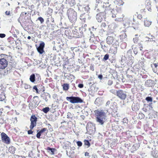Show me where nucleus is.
<instances>
[{
	"label": "nucleus",
	"mask_w": 158,
	"mask_h": 158,
	"mask_svg": "<svg viewBox=\"0 0 158 158\" xmlns=\"http://www.w3.org/2000/svg\"><path fill=\"white\" fill-rule=\"evenodd\" d=\"M73 32L75 37L77 38H79L83 35V33H81L79 30H78L76 29H74L73 30Z\"/></svg>",
	"instance_id": "a211bd4d"
},
{
	"label": "nucleus",
	"mask_w": 158,
	"mask_h": 158,
	"mask_svg": "<svg viewBox=\"0 0 158 158\" xmlns=\"http://www.w3.org/2000/svg\"><path fill=\"white\" fill-rule=\"evenodd\" d=\"M115 4L118 5L119 6L123 5L124 2L122 0H115L114 1Z\"/></svg>",
	"instance_id": "cd10ccee"
},
{
	"label": "nucleus",
	"mask_w": 158,
	"mask_h": 158,
	"mask_svg": "<svg viewBox=\"0 0 158 158\" xmlns=\"http://www.w3.org/2000/svg\"><path fill=\"white\" fill-rule=\"evenodd\" d=\"M151 155L154 158H157L158 157V151L156 148H152L150 152Z\"/></svg>",
	"instance_id": "6ab92c4d"
},
{
	"label": "nucleus",
	"mask_w": 158,
	"mask_h": 158,
	"mask_svg": "<svg viewBox=\"0 0 158 158\" xmlns=\"http://www.w3.org/2000/svg\"><path fill=\"white\" fill-rule=\"evenodd\" d=\"M90 17L88 13H84L80 15V19L85 21L86 20H89Z\"/></svg>",
	"instance_id": "4468645a"
},
{
	"label": "nucleus",
	"mask_w": 158,
	"mask_h": 158,
	"mask_svg": "<svg viewBox=\"0 0 158 158\" xmlns=\"http://www.w3.org/2000/svg\"><path fill=\"white\" fill-rule=\"evenodd\" d=\"M38 105L37 101L36 100H33L29 103V107L30 109H31L33 108L36 107Z\"/></svg>",
	"instance_id": "dca6fc26"
},
{
	"label": "nucleus",
	"mask_w": 158,
	"mask_h": 158,
	"mask_svg": "<svg viewBox=\"0 0 158 158\" xmlns=\"http://www.w3.org/2000/svg\"><path fill=\"white\" fill-rule=\"evenodd\" d=\"M92 31H90V33L91 34V36L92 37H94V31H96V28H94V27L93 26L92 27Z\"/></svg>",
	"instance_id": "4c0bfd02"
},
{
	"label": "nucleus",
	"mask_w": 158,
	"mask_h": 158,
	"mask_svg": "<svg viewBox=\"0 0 158 158\" xmlns=\"http://www.w3.org/2000/svg\"><path fill=\"white\" fill-rule=\"evenodd\" d=\"M110 101H109V100L108 101L106 102V107L109 106L110 104Z\"/></svg>",
	"instance_id": "6e6d98bb"
},
{
	"label": "nucleus",
	"mask_w": 158,
	"mask_h": 158,
	"mask_svg": "<svg viewBox=\"0 0 158 158\" xmlns=\"http://www.w3.org/2000/svg\"><path fill=\"white\" fill-rule=\"evenodd\" d=\"M145 100L148 102H152V98L150 97H147L146 98Z\"/></svg>",
	"instance_id": "a19ab883"
},
{
	"label": "nucleus",
	"mask_w": 158,
	"mask_h": 158,
	"mask_svg": "<svg viewBox=\"0 0 158 158\" xmlns=\"http://www.w3.org/2000/svg\"><path fill=\"white\" fill-rule=\"evenodd\" d=\"M78 87L80 88H82L84 87L83 84H79L78 85Z\"/></svg>",
	"instance_id": "69168bd1"
},
{
	"label": "nucleus",
	"mask_w": 158,
	"mask_h": 158,
	"mask_svg": "<svg viewBox=\"0 0 158 158\" xmlns=\"http://www.w3.org/2000/svg\"><path fill=\"white\" fill-rule=\"evenodd\" d=\"M45 46L44 43L43 41H41L40 44L39 46V47L44 48Z\"/></svg>",
	"instance_id": "a18cd8bd"
},
{
	"label": "nucleus",
	"mask_w": 158,
	"mask_h": 158,
	"mask_svg": "<svg viewBox=\"0 0 158 158\" xmlns=\"http://www.w3.org/2000/svg\"><path fill=\"white\" fill-rule=\"evenodd\" d=\"M30 121L31 123L30 128L31 129H32L36 125L37 118L35 117V115H33L31 116Z\"/></svg>",
	"instance_id": "9d476101"
},
{
	"label": "nucleus",
	"mask_w": 158,
	"mask_h": 158,
	"mask_svg": "<svg viewBox=\"0 0 158 158\" xmlns=\"http://www.w3.org/2000/svg\"><path fill=\"white\" fill-rule=\"evenodd\" d=\"M101 45L102 48L104 51H106L107 50V48L108 47L105 45L104 44L103 45L101 44Z\"/></svg>",
	"instance_id": "79ce46f5"
},
{
	"label": "nucleus",
	"mask_w": 158,
	"mask_h": 158,
	"mask_svg": "<svg viewBox=\"0 0 158 158\" xmlns=\"http://www.w3.org/2000/svg\"><path fill=\"white\" fill-rule=\"evenodd\" d=\"M66 99L72 103H81L83 102V100L78 97H66Z\"/></svg>",
	"instance_id": "39448f33"
},
{
	"label": "nucleus",
	"mask_w": 158,
	"mask_h": 158,
	"mask_svg": "<svg viewBox=\"0 0 158 158\" xmlns=\"http://www.w3.org/2000/svg\"><path fill=\"white\" fill-rule=\"evenodd\" d=\"M106 4L105 2H102L100 1L97 4L96 6H95V10L97 12L102 11L104 10V7L105 9V12H106L107 15L111 16L112 18H114L116 17L115 14H114V10L113 9H111L110 7L106 5Z\"/></svg>",
	"instance_id": "f257e3e1"
},
{
	"label": "nucleus",
	"mask_w": 158,
	"mask_h": 158,
	"mask_svg": "<svg viewBox=\"0 0 158 158\" xmlns=\"http://www.w3.org/2000/svg\"><path fill=\"white\" fill-rule=\"evenodd\" d=\"M10 70V69H9V70H7L6 71V70H4V71H2L1 73V74L3 75H6L8 73V71Z\"/></svg>",
	"instance_id": "ea45409f"
},
{
	"label": "nucleus",
	"mask_w": 158,
	"mask_h": 158,
	"mask_svg": "<svg viewBox=\"0 0 158 158\" xmlns=\"http://www.w3.org/2000/svg\"><path fill=\"white\" fill-rule=\"evenodd\" d=\"M132 108L133 111H136L138 110L139 109L138 108L137 105L135 104H133L132 105Z\"/></svg>",
	"instance_id": "7c9ffc66"
},
{
	"label": "nucleus",
	"mask_w": 158,
	"mask_h": 158,
	"mask_svg": "<svg viewBox=\"0 0 158 158\" xmlns=\"http://www.w3.org/2000/svg\"><path fill=\"white\" fill-rule=\"evenodd\" d=\"M30 16L28 12H22L20 15V19H22V21L26 22L27 20L29 19Z\"/></svg>",
	"instance_id": "9b49d317"
},
{
	"label": "nucleus",
	"mask_w": 158,
	"mask_h": 158,
	"mask_svg": "<svg viewBox=\"0 0 158 158\" xmlns=\"http://www.w3.org/2000/svg\"><path fill=\"white\" fill-rule=\"evenodd\" d=\"M152 103H150L149 104H147V105H145L144 104V105H145V106H146V105H147L148 106H149V107H150V109H152Z\"/></svg>",
	"instance_id": "680f3d73"
},
{
	"label": "nucleus",
	"mask_w": 158,
	"mask_h": 158,
	"mask_svg": "<svg viewBox=\"0 0 158 158\" xmlns=\"http://www.w3.org/2000/svg\"><path fill=\"white\" fill-rule=\"evenodd\" d=\"M116 95L121 99L125 100L127 97L126 92L122 90L117 91Z\"/></svg>",
	"instance_id": "6e6552de"
},
{
	"label": "nucleus",
	"mask_w": 158,
	"mask_h": 158,
	"mask_svg": "<svg viewBox=\"0 0 158 158\" xmlns=\"http://www.w3.org/2000/svg\"><path fill=\"white\" fill-rule=\"evenodd\" d=\"M50 1L51 0H42L41 2L43 5L47 6L48 5Z\"/></svg>",
	"instance_id": "c85d7f7f"
},
{
	"label": "nucleus",
	"mask_w": 158,
	"mask_h": 158,
	"mask_svg": "<svg viewBox=\"0 0 158 158\" xmlns=\"http://www.w3.org/2000/svg\"><path fill=\"white\" fill-rule=\"evenodd\" d=\"M47 150L50 151L51 152V154L52 155L54 154V152L56 150L55 148H51L49 147H48L47 148Z\"/></svg>",
	"instance_id": "473e14b6"
},
{
	"label": "nucleus",
	"mask_w": 158,
	"mask_h": 158,
	"mask_svg": "<svg viewBox=\"0 0 158 158\" xmlns=\"http://www.w3.org/2000/svg\"><path fill=\"white\" fill-rule=\"evenodd\" d=\"M84 144L85 146H87V148L89 147L90 145L89 141L87 140H84Z\"/></svg>",
	"instance_id": "c9c22d12"
},
{
	"label": "nucleus",
	"mask_w": 158,
	"mask_h": 158,
	"mask_svg": "<svg viewBox=\"0 0 158 158\" xmlns=\"http://www.w3.org/2000/svg\"><path fill=\"white\" fill-rule=\"evenodd\" d=\"M155 84V82L154 81L151 79L147 80L145 82V85L146 87H152Z\"/></svg>",
	"instance_id": "2eb2a0df"
},
{
	"label": "nucleus",
	"mask_w": 158,
	"mask_h": 158,
	"mask_svg": "<svg viewBox=\"0 0 158 158\" xmlns=\"http://www.w3.org/2000/svg\"><path fill=\"white\" fill-rule=\"evenodd\" d=\"M128 122V120L126 118H124L123 119V123H127Z\"/></svg>",
	"instance_id": "5fc2aeb1"
},
{
	"label": "nucleus",
	"mask_w": 158,
	"mask_h": 158,
	"mask_svg": "<svg viewBox=\"0 0 158 158\" xmlns=\"http://www.w3.org/2000/svg\"><path fill=\"white\" fill-rule=\"evenodd\" d=\"M154 38L156 40H158V31H156L155 34V36Z\"/></svg>",
	"instance_id": "3c124183"
},
{
	"label": "nucleus",
	"mask_w": 158,
	"mask_h": 158,
	"mask_svg": "<svg viewBox=\"0 0 158 158\" xmlns=\"http://www.w3.org/2000/svg\"><path fill=\"white\" fill-rule=\"evenodd\" d=\"M64 90H67L69 88V85L67 83H64L62 85Z\"/></svg>",
	"instance_id": "c756f323"
},
{
	"label": "nucleus",
	"mask_w": 158,
	"mask_h": 158,
	"mask_svg": "<svg viewBox=\"0 0 158 158\" xmlns=\"http://www.w3.org/2000/svg\"><path fill=\"white\" fill-rule=\"evenodd\" d=\"M32 129H31L27 131V133L29 135L33 133V131H32Z\"/></svg>",
	"instance_id": "0e129e2a"
},
{
	"label": "nucleus",
	"mask_w": 158,
	"mask_h": 158,
	"mask_svg": "<svg viewBox=\"0 0 158 158\" xmlns=\"http://www.w3.org/2000/svg\"><path fill=\"white\" fill-rule=\"evenodd\" d=\"M133 51L135 54H137L138 53L137 48H135L133 49Z\"/></svg>",
	"instance_id": "4d7b16f0"
},
{
	"label": "nucleus",
	"mask_w": 158,
	"mask_h": 158,
	"mask_svg": "<svg viewBox=\"0 0 158 158\" xmlns=\"http://www.w3.org/2000/svg\"><path fill=\"white\" fill-rule=\"evenodd\" d=\"M151 67L154 73H158V63L152 64Z\"/></svg>",
	"instance_id": "412c9836"
},
{
	"label": "nucleus",
	"mask_w": 158,
	"mask_h": 158,
	"mask_svg": "<svg viewBox=\"0 0 158 158\" xmlns=\"http://www.w3.org/2000/svg\"><path fill=\"white\" fill-rule=\"evenodd\" d=\"M137 17L139 19H141L142 18V16L141 15H138L137 16Z\"/></svg>",
	"instance_id": "774afa93"
},
{
	"label": "nucleus",
	"mask_w": 158,
	"mask_h": 158,
	"mask_svg": "<svg viewBox=\"0 0 158 158\" xmlns=\"http://www.w3.org/2000/svg\"><path fill=\"white\" fill-rule=\"evenodd\" d=\"M106 26V24L105 23H102L101 25V27H105Z\"/></svg>",
	"instance_id": "e2e57ef3"
},
{
	"label": "nucleus",
	"mask_w": 158,
	"mask_h": 158,
	"mask_svg": "<svg viewBox=\"0 0 158 158\" xmlns=\"http://www.w3.org/2000/svg\"><path fill=\"white\" fill-rule=\"evenodd\" d=\"M118 40L115 35L111 34V35L108 36L107 37L106 41V43L109 45H115L117 46L119 45Z\"/></svg>",
	"instance_id": "7ed1b4c3"
},
{
	"label": "nucleus",
	"mask_w": 158,
	"mask_h": 158,
	"mask_svg": "<svg viewBox=\"0 0 158 158\" xmlns=\"http://www.w3.org/2000/svg\"><path fill=\"white\" fill-rule=\"evenodd\" d=\"M29 80L31 82L33 83L34 84L35 83V74L33 73L30 75Z\"/></svg>",
	"instance_id": "393cba45"
},
{
	"label": "nucleus",
	"mask_w": 158,
	"mask_h": 158,
	"mask_svg": "<svg viewBox=\"0 0 158 158\" xmlns=\"http://www.w3.org/2000/svg\"><path fill=\"white\" fill-rule=\"evenodd\" d=\"M44 48H40L39 47H38V48H37V49L38 52L40 54H42L44 52Z\"/></svg>",
	"instance_id": "2f4dec72"
},
{
	"label": "nucleus",
	"mask_w": 158,
	"mask_h": 158,
	"mask_svg": "<svg viewBox=\"0 0 158 158\" xmlns=\"http://www.w3.org/2000/svg\"><path fill=\"white\" fill-rule=\"evenodd\" d=\"M16 150V148L15 147L11 146L9 148L8 150L10 153L14 154L15 153V151Z\"/></svg>",
	"instance_id": "bb28decb"
},
{
	"label": "nucleus",
	"mask_w": 158,
	"mask_h": 158,
	"mask_svg": "<svg viewBox=\"0 0 158 158\" xmlns=\"http://www.w3.org/2000/svg\"><path fill=\"white\" fill-rule=\"evenodd\" d=\"M5 14H6V15H7L11 16V14H12V13H10V11H6L5 12Z\"/></svg>",
	"instance_id": "864d4df0"
},
{
	"label": "nucleus",
	"mask_w": 158,
	"mask_h": 158,
	"mask_svg": "<svg viewBox=\"0 0 158 158\" xmlns=\"http://www.w3.org/2000/svg\"><path fill=\"white\" fill-rule=\"evenodd\" d=\"M33 89H34L36 91V93H38V92H39L38 89L37 88L36 85H35V86H34Z\"/></svg>",
	"instance_id": "8fccbe9b"
},
{
	"label": "nucleus",
	"mask_w": 158,
	"mask_h": 158,
	"mask_svg": "<svg viewBox=\"0 0 158 158\" xmlns=\"http://www.w3.org/2000/svg\"><path fill=\"white\" fill-rule=\"evenodd\" d=\"M126 58L125 56H122L121 57V60H120L121 64H124V63H125Z\"/></svg>",
	"instance_id": "f704fd0d"
},
{
	"label": "nucleus",
	"mask_w": 158,
	"mask_h": 158,
	"mask_svg": "<svg viewBox=\"0 0 158 158\" xmlns=\"http://www.w3.org/2000/svg\"><path fill=\"white\" fill-rule=\"evenodd\" d=\"M113 84V81L111 80H109L108 82V84L109 85H110Z\"/></svg>",
	"instance_id": "13d9d810"
},
{
	"label": "nucleus",
	"mask_w": 158,
	"mask_h": 158,
	"mask_svg": "<svg viewBox=\"0 0 158 158\" xmlns=\"http://www.w3.org/2000/svg\"><path fill=\"white\" fill-rule=\"evenodd\" d=\"M24 87L25 89H27L31 88V87L30 85L28 84H25L24 85Z\"/></svg>",
	"instance_id": "de8ad7c7"
},
{
	"label": "nucleus",
	"mask_w": 158,
	"mask_h": 158,
	"mask_svg": "<svg viewBox=\"0 0 158 158\" xmlns=\"http://www.w3.org/2000/svg\"><path fill=\"white\" fill-rule=\"evenodd\" d=\"M1 137L2 141L5 143L9 144L10 143V139L8 136L4 133H1Z\"/></svg>",
	"instance_id": "ddd939ff"
},
{
	"label": "nucleus",
	"mask_w": 158,
	"mask_h": 158,
	"mask_svg": "<svg viewBox=\"0 0 158 158\" xmlns=\"http://www.w3.org/2000/svg\"><path fill=\"white\" fill-rule=\"evenodd\" d=\"M85 155L86 156L89 157L90 156L89 155V153L88 152H85Z\"/></svg>",
	"instance_id": "338daca9"
},
{
	"label": "nucleus",
	"mask_w": 158,
	"mask_h": 158,
	"mask_svg": "<svg viewBox=\"0 0 158 158\" xmlns=\"http://www.w3.org/2000/svg\"><path fill=\"white\" fill-rule=\"evenodd\" d=\"M106 12H105V10L104 12H102L97 14L96 18L98 22H101L102 21L105 20L106 16Z\"/></svg>",
	"instance_id": "423d86ee"
},
{
	"label": "nucleus",
	"mask_w": 158,
	"mask_h": 158,
	"mask_svg": "<svg viewBox=\"0 0 158 158\" xmlns=\"http://www.w3.org/2000/svg\"><path fill=\"white\" fill-rule=\"evenodd\" d=\"M110 92L112 94L116 95L117 91H115L114 89H111L110 90Z\"/></svg>",
	"instance_id": "603ef678"
},
{
	"label": "nucleus",
	"mask_w": 158,
	"mask_h": 158,
	"mask_svg": "<svg viewBox=\"0 0 158 158\" xmlns=\"http://www.w3.org/2000/svg\"><path fill=\"white\" fill-rule=\"evenodd\" d=\"M77 145L79 147H81L82 145V143L81 141H78L77 142Z\"/></svg>",
	"instance_id": "09e8293b"
},
{
	"label": "nucleus",
	"mask_w": 158,
	"mask_h": 158,
	"mask_svg": "<svg viewBox=\"0 0 158 158\" xmlns=\"http://www.w3.org/2000/svg\"><path fill=\"white\" fill-rule=\"evenodd\" d=\"M139 118L140 119L143 118L145 116L142 113H140L138 115Z\"/></svg>",
	"instance_id": "c03bdc74"
},
{
	"label": "nucleus",
	"mask_w": 158,
	"mask_h": 158,
	"mask_svg": "<svg viewBox=\"0 0 158 158\" xmlns=\"http://www.w3.org/2000/svg\"><path fill=\"white\" fill-rule=\"evenodd\" d=\"M6 36V35L3 33L0 34V37L1 38H3Z\"/></svg>",
	"instance_id": "052dcab7"
},
{
	"label": "nucleus",
	"mask_w": 158,
	"mask_h": 158,
	"mask_svg": "<svg viewBox=\"0 0 158 158\" xmlns=\"http://www.w3.org/2000/svg\"><path fill=\"white\" fill-rule=\"evenodd\" d=\"M67 118L71 119L73 118V116L70 112H68L67 114Z\"/></svg>",
	"instance_id": "37998d69"
},
{
	"label": "nucleus",
	"mask_w": 158,
	"mask_h": 158,
	"mask_svg": "<svg viewBox=\"0 0 158 158\" xmlns=\"http://www.w3.org/2000/svg\"><path fill=\"white\" fill-rule=\"evenodd\" d=\"M46 130H47L46 128H44L41 129L38 132V131H37V133L36 134V137L38 138H40V136L42 133L44 132Z\"/></svg>",
	"instance_id": "5701e85b"
},
{
	"label": "nucleus",
	"mask_w": 158,
	"mask_h": 158,
	"mask_svg": "<svg viewBox=\"0 0 158 158\" xmlns=\"http://www.w3.org/2000/svg\"><path fill=\"white\" fill-rule=\"evenodd\" d=\"M86 129L87 132L90 135H91L94 133L96 131L95 126L93 125H90L87 124L86 126Z\"/></svg>",
	"instance_id": "1a4fd4ad"
},
{
	"label": "nucleus",
	"mask_w": 158,
	"mask_h": 158,
	"mask_svg": "<svg viewBox=\"0 0 158 158\" xmlns=\"http://www.w3.org/2000/svg\"><path fill=\"white\" fill-rule=\"evenodd\" d=\"M5 98L6 97L4 91L2 89L1 87L0 86V101H3Z\"/></svg>",
	"instance_id": "4be33fe9"
},
{
	"label": "nucleus",
	"mask_w": 158,
	"mask_h": 158,
	"mask_svg": "<svg viewBox=\"0 0 158 158\" xmlns=\"http://www.w3.org/2000/svg\"><path fill=\"white\" fill-rule=\"evenodd\" d=\"M95 114L97 122L99 124L103 125L107 120L105 113L103 110H97Z\"/></svg>",
	"instance_id": "f03ea898"
},
{
	"label": "nucleus",
	"mask_w": 158,
	"mask_h": 158,
	"mask_svg": "<svg viewBox=\"0 0 158 158\" xmlns=\"http://www.w3.org/2000/svg\"><path fill=\"white\" fill-rule=\"evenodd\" d=\"M120 37L121 38L122 37L124 38H126L127 37V35L125 33H124L121 35L120 36Z\"/></svg>",
	"instance_id": "bf43d9fd"
},
{
	"label": "nucleus",
	"mask_w": 158,
	"mask_h": 158,
	"mask_svg": "<svg viewBox=\"0 0 158 158\" xmlns=\"http://www.w3.org/2000/svg\"><path fill=\"white\" fill-rule=\"evenodd\" d=\"M37 20L40 21L41 24L43 23L44 21V19L42 17L38 18Z\"/></svg>",
	"instance_id": "49530a36"
},
{
	"label": "nucleus",
	"mask_w": 158,
	"mask_h": 158,
	"mask_svg": "<svg viewBox=\"0 0 158 158\" xmlns=\"http://www.w3.org/2000/svg\"><path fill=\"white\" fill-rule=\"evenodd\" d=\"M67 13L70 21L72 23L75 22L77 17V13L76 11L73 9L70 8L68 10Z\"/></svg>",
	"instance_id": "20e7f679"
},
{
	"label": "nucleus",
	"mask_w": 158,
	"mask_h": 158,
	"mask_svg": "<svg viewBox=\"0 0 158 158\" xmlns=\"http://www.w3.org/2000/svg\"><path fill=\"white\" fill-rule=\"evenodd\" d=\"M155 6L158 12V0H153L152 5H151V2H149L147 4V8L149 11H151L152 10L151 7Z\"/></svg>",
	"instance_id": "0eeeda50"
},
{
	"label": "nucleus",
	"mask_w": 158,
	"mask_h": 158,
	"mask_svg": "<svg viewBox=\"0 0 158 158\" xmlns=\"http://www.w3.org/2000/svg\"><path fill=\"white\" fill-rule=\"evenodd\" d=\"M87 27V25L84 24L82 25L81 27L79 29V31H80L81 33H83V32H85L86 30V27Z\"/></svg>",
	"instance_id": "a878e982"
},
{
	"label": "nucleus",
	"mask_w": 158,
	"mask_h": 158,
	"mask_svg": "<svg viewBox=\"0 0 158 158\" xmlns=\"http://www.w3.org/2000/svg\"><path fill=\"white\" fill-rule=\"evenodd\" d=\"M144 23L145 27H149L152 24V22L149 21L147 18H145L144 20Z\"/></svg>",
	"instance_id": "b1692460"
},
{
	"label": "nucleus",
	"mask_w": 158,
	"mask_h": 158,
	"mask_svg": "<svg viewBox=\"0 0 158 158\" xmlns=\"http://www.w3.org/2000/svg\"><path fill=\"white\" fill-rule=\"evenodd\" d=\"M50 110V108L48 107H46L45 108H43L42 109V111L45 113H47Z\"/></svg>",
	"instance_id": "72a5a7b5"
},
{
	"label": "nucleus",
	"mask_w": 158,
	"mask_h": 158,
	"mask_svg": "<svg viewBox=\"0 0 158 158\" xmlns=\"http://www.w3.org/2000/svg\"><path fill=\"white\" fill-rule=\"evenodd\" d=\"M151 67L154 73H158V63L152 64Z\"/></svg>",
	"instance_id": "aec40b11"
},
{
	"label": "nucleus",
	"mask_w": 158,
	"mask_h": 158,
	"mask_svg": "<svg viewBox=\"0 0 158 158\" xmlns=\"http://www.w3.org/2000/svg\"><path fill=\"white\" fill-rule=\"evenodd\" d=\"M78 9L83 12L85 11L86 12V13H88L90 10V8L89 7V6L84 5L82 7L81 6L79 7Z\"/></svg>",
	"instance_id": "f3484780"
},
{
	"label": "nucleus",
	"mask_w": 158,
	"mask_h": 158,
	"mask_svg": "<svg viewBox=\"0 0 158 158\" xmlns=\"http://www.w3.org/2000/svg\"><path fill=\"white\" fill-rule=\"evenodd\" d=\"M109 55L108 54H106L104 56V58H103L102 60L104 61H105L107 60L109 58Z\"/></svg>",
	"instance_id": "58836bf2"
},
{
	"label": "nucleus",
	"mask_w": 158,
	"mask_h": 158,
	"mask_svg": "<svg viewBox=\"0 0 158 158\" xmlns=\"http://www.w3.org/2000/svg\"><path fill=\"white\" fill-rule=\"evenodd\" d=\"M7 61L5 59H0V69H4L7 65Z\"/></svg>",
	"instance_id": "f8f14e48"
},
{
	"label": "nucleus",
	"mask_w": 158,
	"mask_h": 158,
	"mask_svg": "<svg viewBox=\"0 0 158 158\" xmlns=\"http://www.w3.org/2000/svg\"><path fill=\"white\" fill-rule=\"evenodd\" d=\"M135 37L133 39V41L134 43H137L138 40V35L137 34L135 35Z\"/></svg>",
	"instance_id": "e433bc0d"
}]
</instances>
